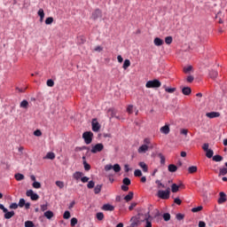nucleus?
Masks as SVG:
<instances>
[{
  "label": "nucleus",
  "mask_w": 227,
  "mask_h": 227,
  "mask_svg": "<svg viewBox=\"0 0 227 227\" xmlns=\"http://www.w3.org/2000/svg\"><path fill=\"white\" fill-rule=\"evenodd\" d=\"M152 219V215H150V210L148 212L145 213V215L143 218H141V213H138L137 216H133L131 218V226L135 227L139 224V223H145V220Z\"/></svg>",
  "instance_id": "1"
},
{
  "label": "nucleus",
  "mask_w": 227,
  "mask_h": 227,
  "mask_svg": "<svg viewBox=\"0 0 227 227\" xmlns=\"http://www.w3.org/2000/svg\"><path fill=\"white\" fill-rule=\"evenodd\" d=\"M170 194H171V188L168 187L165 191L164 190L158 191L157 196L160 200H169Z\"/></svg>",
  "instance_id": "2"
},
{
  "label": "nucleus",
  "mask_w": 227,
  "mask_h": 227,
  "mask_svg": "<svg viewBox=\"0 0 227 227\" xmlns=\"http://www.w3.org/2000/svg\"><path fill=\"white\" fill-rule=\"evenodd\" d=\"M160 86H162V83L157 79L148 81L145 83V88H160Z\"/></svg>",
  "instance_id": "3"
},
{
  "label": "nucleus",
  "mask_w": 227,
  "mask_h": 227,
  "mask_svg": "<svg viewBox=\"0 0 227 227\" xmlns=\"http://www.w3.org/2000/svg\"><path fill=\"white\" fill-rule=\"evenodd\" d=\"M82 138L84 139L86 145H91V142L93 141V132L85 131L82 134Z\"/></svg>",
  "instance_id": "4"
},
{
  "label": "nucleus",
  "mask_w": 227,
  "mask_h": 227,
  "mask_svg": "<svg viewBox=\"0 0 227 227\" xmlns=\"http://www.w3.org/2000/svg\"><path fill=\"white\" fill-rule=\"evenodd\" d=\"M111 169H114L115 173H120L121 171V167H120V164L116 163L114 166L111 164H107L105 166V171H111Z\"/></svg>",
  "instance_id": "5"
},
{
  "label": "nucleus",
  "mask_w": 227,
  "mask_h": 227,
  "mask_svg": "<svg viewBox=\"0 0 227 227\" xmlns=\"http://www.w3.org/2000/svg\"><path fill=\"white\" fill-rule=\"evenodd\" d=\"M26 195L27 196V198H30V200H32V201H38V200H40V196L38 194L35 193V192H33V190L27 191Z\"/></svg>",
  "instance_id": "6"
},
{
  "label": "nucleus",
  "mask_w": 227,
  "mask_h": 227,
  "mask_svg": "<svg viewBox=\"0 0 227 227\" xmlns=\"http://www.w3.org/2000/svg\"><path fill=\"white\" fill-rule=\"evenodd\" d=\"M104 150V144H97L90 150L91 153H98V152H102Z\"/></svg>",
  "instance_id": "7"
},
{
  "label": "nucleus",
  "mask_w": 227,
  "mask_h": 227,
  "mask_svg": "<svg viewBox=\"0 0 227 227\" xmlns=\"http://www.w3.org/2000/svg\"><path fill=\"white\" fill-rule=\"evenodd\" d=\"M92 130L93 132H98L100 130V123L97 121V119L92 120Z\"/></svg>",
  "instance_id": "8"
},
{
  "label": "nucleus",
  "mask_w": 227,
  "mask_h": 227,
  "mask_svg": "<svg viewBox=\"0 0 227 227\" xmlns=\"http://www.w3.org/2000/svg\"><path fill=\"white\" fill-rule=\"evenodd\" d=\"M99 17H102V11H100V9H96L92 12L91 19H93V20H97V19H98Z\"/></svg>",
  "instance_id": "9"
},
{
  "label": "nucleus",
  "mask_w": 227,
  "mask_h": 227,
  "mask_svg": "<svg viewBox=\"0 0 227 227\" xmlns=\"http://www.w3.org/2000/svg\"><path fill=\"white\" fill-rule=\"evenodd\" d=\"M219 196H220L218 199L219 205H223V203H226V200H227L226 193H224L223 192H221L219 193Z\"/></svg>",
  "instance_id": "10"
},
{
  "label": "nucleus",
  "mask_w": 227,
  "mask_h": 227,
  "mask_svg": "<svg viewBox=\"0 0 227 227\" xmlns=\"http://www.w3.org/2000/svg\"><path fill=\"white\" fill-rule=\"evenodd\" d=\"M160 131L161 132V134H165L166 136H168V134L171 132V129H169V124H166L165 126L161 127L160 129Z\"/></svg>",
  "instance_id": "11"
},
{
  "label": "nucleus",
  "mask_w": 227,
  "mask_h": 227,
  "mask_svg": "<svg viewBox=\"0 0 227 227\" xmlns=\"http://www.w3.org/2000/svg\"><path fill=\"white\" fill-rule=\"evenodd\" d=\"M108 114H110V120L111 118H116V120H120V116H116V110L114 108H110L107 111Z\"/></svg>",
  "instance_id": "12"
},
{
  "label": "nucleus",
  "mask_w": 227,
  "mask_h": 227,
  "mask_svg": "<svg viewBox=\"0 0 227 227\" xmlns=\"http://www.w3.org/2000/svg\"><path fill=\"white\" fill-rule=\"evenodd\" d=\"M102 210H105V212H114V206H113L111 204H105L102 207Z\"/></svg>",
  "instance_id": "13"
},
{
  "label": "nucleus",
  "mask_w": 227,
  "mask_h": 227,
  "mask_svg": "<svg viewBox=\"0 0 227 227\" xmlns=\"http://www.w3.org/2000/svg\"><path fill=\"white\" fill-rule=\"evenodd\" d=\"M207 118H219L221 116V114L219 112H210L206 114Z\"/></svg>",
  "instance_id": "14"
},
{
  "label": "nucleus",
  "mask_w": 227,
  "mask_h": 227,
  "mask_svg": "<svg viewBox=\"0 0 227 227\" xmlns=\"http://www.w3.org/2000/svg\"><path fill=\"white\" fill-rule=\"evenodd\" d=\"M82 176H84V173H82L81 171H76L73 174V178L74 180H81V178H82Z\"/></svg>",
  "instance_id": "15"
},
{
  "label": "nucleus",
  "mask_w": 227,
  "mask_h": 227,
  "mask_svg": "<svg viewBox=\"0 0 227 227\" xmlns=\"http://www.w3.org/2000/svg\"><path fill=\"white\" fill-rule=\"evenodd\" d=\"M153 43L156 45V47H160V45H164V41L159 37H156L153 40Z\"/></svg>",
  "instance_id": "16"
},
{
  "label": "nucleus",
  "mask_w": 227,
  "mask_h": 227,
  "mask_svg": "<svg viewBox=\"0 0 227 227\" xmlns=\"http://www.w3.org/2000/svg\"><path fill=\"white\" fill-rule=\"evenodd\" d=\"M138 166L143 169L144 173H148V165L145 161H140Z\"/></svg>",
  "instance_id": "17"
},
{
  "label": "nucleus",
  "mask_w": 227,
  "mask_h": 227,
  "mask_svg": "<svg viewBox=\"0 0 227 227\" xmlns=\"http://www.w3.org/2000/svg\"><path fill=\"white\" fill-rule=\"evenodd\" d=\"M4 218L5 219H12V217H13V215H15V212L14 211H8L7 212H4Z\"/></svg>",
  "instance_id": "18"
},
{
  "label": "nucleus",
  "mask_w": 227,
  "mask_h": 227,
  "mask_svg": "<svg viewBox=\"0 0 227 227\" xmlns=\"http://www.w3.org/2000/svg\"><path fill=\"white\" fill-rule=\"evenodd\" d=\"M148 148H149L148 145H141V146L138 148L137 152H138V153H145L148 150Z\"/></svg>",
  "instance_id": "19"
},
{
  "label": "nucleus",
  "mask_w": 227,
  "mask_h": 227,
  "mask_svg": "<svg viewBox=\"0 0 227 227\" xmlns=\"http://www.w3.org/2000/svg\"><path fill=\"white\" fill-rule=\"evenodd\" d=\"M20 107H21V109H27V107H29V102H27V100L24 99L20 104Z\"/></svg>",
  "instance_id": "20"
},
{
  "label": "nucleus",
  "mask_w": 227,
  "mask_h": 227,
  "mask_svg": "<svg viewBox=\"0 0 227 227\" xmlns=\"http://www.w3.org/2000/svg\"><path fill=\"white\" fill-rule=\"evenodd\" d=\"M177 169H178V167H176V165H175V164L168 165V171L170 173H176V171H177Z\"/></svg>",
  "instance_id": "21"
},
{
  "label": "nucleus",
  "mask_w": 227,
  "mask_h": 227,
  "mask_svg": "<svg viewBox=\"0 0 227 227\" xmlns=\"http://www.w3.org/2000/svg\"><path fill=\"white\" fill-rule=\"evenodd\" d=\"M133 198H134V192H129L128 193V195H126V196L124 197V200H125V201H132Z\"/></svg>",
  "instance_id": "22"
},
{
  "label": "nucleus",
  "mask_w": 227,
  "mask_h": 227,
  "mask_svg": "<svg viewBox=\"0 0 227 227\" xmlns=\"http://www.w3.org/2000/svg\"><path fill=\"white\" fill-rule=\"evenodd\" d=\"M192 90H191V88L190 87H184L183 89H182V93L184 94V95H186V96H188L190 93H192Z\"/></svg>",
  "instance_id": "23"
},
{
  "label": "nucleus",
  "mask_w": 227,
  "mask_h": 227,
  "mask_svg": "<svg viewBox=\"0 0 227 227\" xmlns=\"http://www.w3.org/2000/svg\"><path fill=\"white\" fill-rule=\"evenodd\" d=\"M44 217H46V219H51L54 217V213L52 211H46L44 213Z\"/></svg>",
  "instance_id": "24"
},
{
  "label": "nucleus",
  "mask_w": 227,
  "mask_h": 227,
  "mask_svg": "<svg viewBox=\"0 0 227 227\" xmlns=\"http://www.w3.org/2000/svg\"><path fill=\"white\" fill-rule=\"evenodd\" d=\"M206 157H207V159H212V157H214V151L212 149L206 151Z\"/></svg>",
  "instance_id": "25"
},
{
  "label": "nucleus",
  "mask_w": 227,
  "mask_h": 227,
  "mask_svg": "<svg viewBox=\"0 0 227 227\" xmlns=\"http://www.w3.org/2000/svg\"><path fill=\"white\" fill-rule=\"evenodd\" d=\"M100 191H102V184H98L94 188L95 194H100Z\"/></svg>",
  "instance_id": "26"
},
{
  "label": "nucleus",
  "mask_w": 227,
  "mask_h": 227,
  "mask_svg": "<svg viewBox=\"0 0 227 227\" xmlns=\"http://www.w3.org/2000/svg\"><path fill=\"white\" fill-rule=\"evenodd\" d=\"M209 75H210L211 79H216V77H217V75H219V74L217 73V71L212 70L209 72Z\"/></svg>",
  "instance_id": "27"
},
{
  "label": "nucleus",
  "mask_w": 227,
  "mask_h": 227,
  "mask_svg": "<svg viewBox=\"0 0 227 227\" xmlns=\"http://www.w3.org/2000/svg\"><path fill=\"white\" fill-rule=\"evenodd\" d=\"M129 67H130V60L129 59H125L124 63H123V66H122V68L124 70H127V68H129Z\"/></svg>",
  "instance_id": "28"
},
{
  "label": "nucleus",
  "mask_w": 227,
  "mask_h": 227,
  "mask_svg": "<svg viewBox=\"0 0 227 227\" xmlns=\"http://www.w3.org/2000/svg\"><path fill=\"white\" fill-rule=\"evenodd\" d=\"M180 189V186H178L176 184H173L171 185V191L172 192H178V190Z\"/></svg>",
  "instance_id": "29"
},
{
  "label": "nucleus",
  "mask_w": 227,
  "mask_h": 227,
  "mask_svg": "<svg viewBox=\"0 0 227 227\" xmlns=\"http://www.w3.org/2000/svg\"><path fill=\"white\" fill-rule=\"evenodd\" d=\"M14 177L16 178V180L18 182H20L21 180H24V175H22L20 173L15 174Z\"/></svg>",
  "instance_id": "30"
},
{
  "label": "nucleus",
  "mask_w": 227,
  "mask_h": 227,
  "mask_svg": "<svg viewBox=\"0 0 227 227\" xmlns=\"http://www.w3.org/2000/svg\"><path fill=\"white\" fill-rule=\"evenodd\" d=\"M46 159H50L51 160H54V159H56V154H54V153H48L46 154Z\"/></svg>",
  "instance_id": "31"
},
{
  "label": "nucleus",
  "mask_w": 227,
  "mask_h": 227,
  "mask_svg": "<svg viewBox=\"0 0 227 227\" xmlns=\"http://www.w3.org/2000/svg\"><path fill=\"white\" fill-rule=\"evenodd\" d=\"M201 210H203V206H199L197 207L192 208V212H193V214H196L198 212H201Z\"/></svg>",
  "instance_id": "32"
},
{
  "label": "nucleus",
  "mask_w": 227,
  "mask_h": 227,
  "mask_svg": "<svg viewBox=\"0 0 227 227\" xmlns=\"http://www.w3.org/2000/svg\"><path fill=\"white\" fill-rule=\"evenodd\" d=\"M213 160L215 162H221L223 160V156H221V155H215V156H213Z\"/></svg>",
  "instance_id": "33"
},
{
  "label": "nucleus",
  "mask_w": 227,
  "mask_h": 227,
  "mask_svg": "<svg viewBox=\"0 0 227 227\" xmlns=\"http://www.w3.org/2000/svg\"><path fill=\"white\" fill-rule=\"evenodd\" d=\"M96 217L98 221H104V213L102 212L97 213Z\"/></svg>",
  "instance_id": "34"
},
{
  "label": "nucleus",
  "mask_w": 227,
  "mask_h": 227,
  "mask_svg": "<svg viewBox=\"0 0 227 227\" xmlns=\"http://www.w3.org/2000/svg\"><path fill=\"white\" fill-rule=\"evenodd\" d=\"M52 22H54V18H52V17H49L45 20L46 26H51V24H52Z\"/></svg>",
  "instance_id": "35"
},
{
  "label": "nucleus",
  "mask_w": 227,
  "mask_h": 227,
  "mask_svg": "<svg viewBox=\"0 0 227 227\" xmlns=\"http://www.w3.org/2000/svg\"><path fill=\"white\" fill-rule=\"evenodd\" d=\"M165 43H167V45H171V43H173V37L172 36H167L165 38Z\"/></svg>",
  "instance_id": "36"
},
{
  "label": "nucleus",
  "mask_w": 227,
  "mask_h": 227,
  "mask_svg": "<svg viewBox=\"0 0 227 227\" xmlns=\"http://www.w3.org/2000/svg\"><path fill=\"white\" fill-rule=\"evenodd\" d=\"M196 171H198V167L196 166H192L188 168V172L191 174L196 173Z\"/></svg>",
  "instance_id": "37"
},
{
  "label": "nucleus",
  "mask_w": 227,
  "mask_h": 227,
  "mask_svg": "<svg viewBox=\"0 0 227 227\" xmlns=\"http://www.w3.org/2000/svg\"><path fill=\"white\" fill-rule=\"evenodd\" d=\"M155 184L158 185V189H166V185L164 184H161L160 181L156 180Z\"/></svg>",
  "instance_id": "38"
},
{
  "label": "nucleus",
  "mask_w": 227,
  "mask_h": 227,
  "mask_svg": "<svg viewBox=\"0 0 227 227\" xmlns=\"http://www.w3.org/2000/svg\"><path fill=\"white\" fill-rule=\"evenodd\" d=\"M83 167L85 171H90L91 169V166L88 162H86V160H83Z\"/></svg>",
  "instance_id": "39"
},
{
  "label": "nucleus",
  "mask_w": 227,
  "mask_h": 227,
  "mask_svg": "<svg viewBox=\"0 0 227 227\" xmlns=\"http://www.w3.org/2000/svg\"><path fill=\"white\" fill-rule=\"evenodd\" d=\"M224 175H227V168H220L219 176H224Z\"/></svg>",
  "instance_id": "40"
},
{
  "label": "nucleus",
  "mask_w": 227,
  "mask_h": 227,
  "mask_svg": "<svg viewBox=\"0 0 227 227\" xmlns=\"http://www.w3.org/2000/svg\"><path fill=\"white\" fill-rule=\"evenodd\" d=\"M163 219L166 222L169 221L171 219V215L169 213H164L163 214Z\"/></svg>",
  "instance_id": "41"
},
{
  "label": "nucleus",
  "mask_w": 227,
  "mask_h": 227,
  "mask_svg": "<svg viewBox=\"0 0 227 227\" xmlns=\"http://www.w3.org/2000/svg\"><path fill=\"white\" fill-rule=\"evenodd\" d=\"M32 186L34 187V189H40L42 187V184H40L39 182L35 181L33 183Z\"/></svg>",
  "instance_id": "42"
},
{
  "label": "nucleus",
  "mask_w": 227,
  "mask_h": 227,
  "mask_svg": "<svg viewBox=\"0 0 227 227\" xmlns=\"http://www.w3.org/2000/svg\"><path fill=\"white\" fill-rule=\"evenodd\" d=\"M25 205H26V200L20 199V201H19L18 207L22 208V207H24Z\"/></svg>",
  "instance_id": "43"
},
{
  "label": "nucleus",
  "mask_w": 227,
  "mask_h": 227,
  "mask_svg": "<svg viewBox=\"0 0 227 227\" xmlns=\"http://www.w3.org/2000/svg\"><path fill=\"white\" fill-rule=\"evenodd\" d=\"M158 157L160 159V164H166V157H164L162 153H159Z\"/></svg>",
  "instance_id": "44"
},
{
  "label": "nucleus",
  "mask_w": 227,
  "mask_h": 227,
  "mask_svg": "<svg viewBox=\"0 0 227 227\" xmlns=\"http://www.w3.org/2000/svg\"><path fill=\"white\" fill-rule=\"evenodd\" d=\"M25 227H35V223H33V221H26Z\"/></svg>",
  "instance_id": "45"
},
{
  "label": "nucleus",
  "mask_w": 227,
  "mask_h": 227,
  "mask_svg": "<svg viewBox=\"0 0 227 227\" xmlns=\"http://www.w3.org/2000/svg\"><path fill=\"white\" fill-rule=\"evenodd\" d=\"M56 186L59 187V189H63V187H65V183L61 181H56Z\"/></svg>",
  "instance_id": "46"
},
{
  "label": "nucleus",
  "mask_w": 227,
  "mask_h": 227,
  "mask_svg": "<svg viewBox=\"0 0 227 227\" xmlns=\"http://www.w3.org/2000/svg\"><path fill=\"white\" fill-rule=\"evenodd\" d=\"M165 91L167 93H175V91H176V88H166Z\"/></svg>",
  "instance_id": "47"
},
{
  "label": "nucleus",
  "mask_w": 227,
  "mask_h": 227,
  "mask_svg": "<svg viewBox=\"0 0 227 227\" xmlns=\"http://www.w3.org/2000/svg\"><path fill=\"white\" fill-rule=\"evenodd\" d=\"M122 184L124 185H130V179L129 177H125L123 180H122Z\"/></svg>",
  "instance_id": "48"
},
{
  "label": "nucleus",
  "mask_w": 227,
  "mask_h": 227,
  "mask_svg": "<svg viewBox=\"0 0 227 227\" xmlns=\"http://www.w3.org/2000/svg\"><path fill=\"white\" fill-rule=\"evenodd\" d=\"M192 70V66H188L186 67H184V74H189Z\"/></svg>",
  "instance_id": "49"
},
{
  "label": "nucleus",
  "mask_w": 227,
  "mask_h": 227,
  "mask_svg": "<svg viewBox=\"0 0 227 227\" xmlns=\"http://www.w3.org/2000/svg\"><path fill=\"white\" fill-rule=\"evenodd\" d=\"M9 208L12 209V210H17V208H19V204L17 203H12L9 207Z\"/></svg>",
  "instance_id": "50"
},
{
  "label": "nucleus",
  "mask_w": 227,
  "mask_h": 227,
  "mask_svg": "<svg viewBox=\"0 0 227 227\" xmlns=\"http://www.w3.org/2000/svg\"><path fill=\"white\" fill-rule=\"evenodd\" d=\"M134 175H135V176H143V172H141L140 169H136L134 171Z\"/></svg>",
  "instance_id": "51"
},
{
  "label": "nucleus",
  "mask_w": 227,
  "mask_h": 227,
  "mask_svg": "<svg viewBox=\"0 0 227 227\" xmlns=\"http://www.w3.org/2000/svg\"><path fill=\"white\" fill-rule=\"evenodd\" d=\"M88 189H93L95 187V182L90 181L87 184Z\"/></svg>",
  "instance_id": "52"
},
{
  "label": "nucleus",
  "mask_w": 227,
  "mask_h": 227,
  "mask_svg": "<svg viewBox=\"0 0 227 227\" xmlns=\"http://www.w3.org/2000/svg\"><path fill=\"white\" fill-rule=\"evenodd\" d=\"M132 109H134V106H132V105L128 106L127 113H129V114H132V113H133Z\"/></svg>",
  "instance_id": "53"
},
{
  "label": "nucleus",
  "mask_w": 227,
  "mask_h": 227,
  "mask_svg": "<svg viewBox=\"0 0 227 227\" xmlns=\"http://www.w3.org/2000/svg\"><path fill=\"white\" fill-rule=\"evenodd\" d=\"M95 52H102L104 51V48L102 46H96L94 48Z\"/></svg>",
  "instance_id": "54"
},
{
  "label": "nucleus",
  "mask_w": 227,
  "mask_h": 227,
  "mask_svg": "<svg viewBox=\"0 0 227 227\" xmlns=\"http://www.w3.org/2000/svg\"><path fill=\"white\" fill-rule=\"evenodd\" d=\"M81 182H82V184H86V183L90 182V177H88V176H82Z\"/></svg>",
  "instance_id": "55"
},
{
  "label": "nucleus",
  "mask_w": 227,
  "mask_h": 227,
  "mask_svg": "<svg viewBox=\"0 0 227 227\" xmlns=\"http://www.w3.org/2000/svg\"><path fill=\"white\" fill-rule=\"evenodd\" d=\"M77 223H78L77 218L73 217V218L71 219V226H72V227L75 226V224H77Z\"/></svg>",
  "instance_id": "56"
},
{
  "label": "nucleus",
  "mask_w": 227,
  "mask_h": 227,
  "mask_svg": "<svg viewBox=\"0 0 227 227\" xmlns=\"http://www.w3.org/2000/svg\"><path fill=\"white\" fill-rule=\"evenodd\" d=\"M37 15H39V17H45V12H43V9H39V11L37 12Z\"/></svg>",
  "instance_id": "57"
},
{
  "label": "nucleus",
  "mask_w": 227,
  "mask_h": 227,
  "mask_svg": "<svg viewBox=\"0 0 227 227\" xmlns=\"http://www.w3.org/2000/svg\"><path fill=\"white\" fill-rule=\"evenodd\" d=\"M180 134L183 135V136H187V134H189V130L185 129H182L180 130Z\"/></svg>",
  "instance_id": "58"
},
{
  "label": "nucleus",
  "mask_w": 227,
  "mask_h": 227,
  "mask_svg": "<svg viewBox=\"0 0 227 227\" xmlns=\"http://www.w3.org/2000/svg\"><path fill=\"white\" fill-rule=\"evenodd\" d=\"M70 217V211H65L63 215L64 219H68Z\"/></svg>",
  "instance_id": "59"
},
{
  "label": "nucleus",
  "mask_w": 227,
  "mask_h": 227,
  "mask_svg": "<svg viewBox=\"0 0 227 227\" xmlns=\"http://www.w3.org/2000/svg\"><path fill=\"white\" fill-rule=\"evenodd\" d=\"M34 136L40 137V136H42V131L40 129H36L35 131H34Z\"/></svg>",
  "instance_id": "60"
},
{
  "label": "nucleus",
  "mask_w": 227,
  "mask_h": 227,
  "mask_svg": "<svg viewBox=\"0 0 227 227\" xmlns=\"http://www.w3.org/2000/svg\"><path fill=\"white\" fill-rule=\"evenodd\" d=\"M47 86H49L50 88H52V86H54V81L52 80H48L47 81Z\"/></svg>",
  "instance_id": "61"
},
{
  "label": "nucleus",
  "mask_w": 227,
  "mask_h": 227,
  "mask_svg": "<svg viewBox=\"0 0 227 227\" xmlns=\"http://www.w3.org/2000/svg\"><path fill=\"white\" fill-rule=\"evenodd\" d=\"M159 215H160V212L159 211V209H154L153 217H159Z\"/></svg>",
  "instance_id": "62"
},
{
  "label": "nucleus",
  "mask_w": 227,
  "mask_h": 227,
  "mask_svg": "<svg viewBox=\"0 0 227 227\" xmlns=\"http://www.w3.org/2000/svg\"><path fill=\"white\" fill-rule=\"evenodd\" d=\"M208 144H204L203 145H202V149L204 150V152H207L209 149H208Z\"/></svg>",
  "instance_id": "63"
},
{
  "label": "nucleus",
  "mask_w": 227,
  "mask_h": 227,
  "mask_svg": "<svg viewBox=\"0 0 227 227\" xmlns=\"http://www.w3.org/2000/svg\"><path fill=\"white\" fill-rule=\"evenodd\" d=\"M146 224L145 227H152V222L150 221V219L145 220Z\"/></svg>",
  "instance_id": "64"
}]
</instances>
